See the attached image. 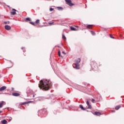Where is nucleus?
Instances as JSON below:
<instances>
[{
    "label": "nucleus",
    "instance_id": "obj_1",
    "mask_svg": "<svg viewBox=\"0 0 124 124\" xmlns=\"http://www.w3.org/2000/svg\"><path fill=\"white\" fill-rule=\"evenodd\" d=\"M52 86V83L51 81L47 79H43L40 81V84H39V87L40 89L43 90V91H48L49 88Z\"/></svg>",
    "mask_w": 124,
    "mask_h": 124
},
{
    "label": "nucleus",
    "instance_id": "obj_2",
    "mask_svg": "<svg viewBox=\"0 0 124 124\" xmlns=\"http://www.w3.org/2000/svg\"><path fill=\"white\" fill-rule=\"evenodd\" d=\"M81 62V59L80 58L78 59L75 61V63L73 64V66L76 69H79L80 68V65L79 64V62Z\"/></svg>",
    "mask_w": 124,
    "mask_h": 124
},
{
    "label": "nucleus",
    "instance_id": "obj_3",
    "mask_svg": "<svg viewBox=\"0 0 124 124\" xmlns=\"http://www.w3.org/2000/svg\"><path fill=\"white\" fill-rule=\"evenodd\" d=\"M66 2H67V4L69 5L70 6H73V5H74V3H71V0H65Z\"/></svg>",
    "mask_w": 124,
    "mask_h": 124
},
{
    "label": "nucleus",
    "instance_id": "obj_4",
    "mask_svg": "<svg viewBox=\"0 0 124 124\" xmlns=\"http://www.w3.org/2000/svg\"><path fill=\"white\" fill-rule=\"evenodd\" d=\"M86 104L88 106V107L87 108V109H92V106H91V105H90V103L89 102V101H87L86 102Z\"/></svg>",
    "mask_w": 124,
    "mask_h": 124
},
{
    "label": "nucleus",
    "instance_id": "obj_5",
    "mask_svg": "<svg viewBox=\"0 0 124 124\" xmlns=\"http://www.w3.org/2000/svg\"><path fill=\"white\" fill-rule=\"evenodd\" d=\"M5 30H7V31H9V30H11V27L9 25H6L5 26Z\"/></svg>",
    "mask_w": 124,
    "mask_h": 124
},
{
    "label": "nucleus",
    "instance_id": "obj_6",
    "mask_svg": "<svg viewBox=\"0 0 124 124\" xmlns=\"http://www.w3.org/2000/svg\"><path fill=\"white\" fill-rule=\"evenodd\" d=\"M4 90H6V86H2L0 88V92H2V91H4Z\"/></svg>",
    "mask_w": 124,
    "mask_h": 124
},
{
    "label": "nucleus",
    "instance_id": "obj_7",
    "mask_svg": "<svg viewBox=\"0 0 124 124\" xmlns=\"http://www.w3.org/2000/svg\"><path fill=\"white\" fill-rule=\"evenodd\" d=\"M5 102L4 101H2L0 102V108H1L3 105H5Z\"/></svg>",
    "mask_w": 124,
    "mask_h": 124
},
{
    "label": "nucleus",
    "instance_id": "obj_8",
    "mask_svg": "<svg viewBox=\"0 0 124 124\" xmlns=\"http://www.w3.org/2000/svg\"><path fill=\"white\" fill-rule=\"evenodd\" d=\"M13 95H14V96H20V94L17 93H12Z\"/></svg>",
    "mask_w": 124,
    "mask_h": 124
},
{
    "label": "nucleus",
    "instance_id": "obj_9",
    "mask_svg": "<svg viewBox=\"0 0 124 124\" xmlns=\"http://www.w3.org/2000/svg\"><path fill=\"white\" fill-rule=\"evenodd\" d=\"M1 123L3 124H7V121H6V120H3L1 121Z\"/></svg>",
    "mask_w": 124,
    "mask_h": 124
},
{
    "label": "nucleus",
    "instance_id": "obj_10",
    "mask_svg": "<svg viewBox=\"0 0 124 124\" xmlns=\"http://www.w3.org/2000/svg\"><path fill=\"white\" fill-rule=\"evenodd\" d=\"M95 115H96V116H100V115H101V114L100 113V112L96 111L95 112Z\"/></svg>",
    "mask_w": 124,
    "mask_h": 124
},
{
    "label": "nucleus",
    "instance_id": "obj_11",
    "mask_svg": "<svg viewBox=\"0 0 124 124\" xmlns=\"http://www.w3.org/2000/svg\"><path fill=\"white\" fill-rule=\"evenodd\" d=\"M79 107L80 109H82V110H86V108H84L82 105H80Z\"/></svg>",
    "mask_w": 124,
    "mask_h": 124
},
{
    "label": "nucleus",
    "instance_id": "obj_12",
    "mask_svg": "<svg viewBox=\"0 0 124 124\" xmlns=\"http://www.w3.org/2000/svg\"><path fill=\"white\" fill-rule=\"evenodd\" d=\"M25 22H27L28 21H31V18L30 17L26 18L25 19Z\"/></svg>",
    "mask_w": 124,
    "mask_h": 124
},
{
    "label": "nucleus",
    "instance_id": "obj_13",
    "mask_svg": "<svg viewBox=\"0 0 124 124\" xmlns=\"http://www.w3.org/2000/svg\"><path fill=\"white\" fill-rule=\"evenodd\" d=\"M119 108H121L120 106H118L115 107V110H119Z\"/></svg>",
    "mask_w": 124,
    "mask_h": 124
},
{
    "label": "nucleus",
    "instance_id": "obj_14",
    "mask_svg": "<svg viewBox=\"0 0 124 124\" xmlns=\"http://www.w3.org/2000/svg\"><path fill=\"white\" fill-rule=\"evenodd\" d=\"M70 28H71V31H76V29H75L74 27H71Z\"/></svg>",
    "mask_w": 124,
    "mask_h": 124
},
{
    "label": "nucleus",
    "instance_id": "obj_15",
    "mask_svg": "<svg viewBox=\"0 0 124 124\" xmlns=\"http://www.w3.org/2000/svg\"><path fill=\"white\" fill-rule=\"evenodd\" d=\"M16 14V12H11V15H15Z\"/></svg>",
    "mask_w": 124,
    "mask_h": 124
},
{
    "label": "nucleus",
    "instance_id": "obj_16",
    "mask_svg": "<svg viewBox=\"0 0 124 124\" xmlns=\"http://www.w3.org/2000/svg\"><path fill=\"white\" fill-rule=\"evenodd\" d=\"M92 26L91 25H89L87 26V28H88V29H92Z\"/></svg>",
    "mask_w": 124,
    "mask_h": 124
},
{
    "label": "nucleus",
    "instance_id": "obj_17",
    "mask_svg": "<svg viewBox=\"0 0 124 124\" xmlns=\"http://www.w3.org/2000/svg\"><path fill=\"white\" fill-rule=\"evenodd\" d=\"M35 23H36V24H39L40 20L39 19L36 20L35 21Z\"/></svg>",
    "mask_w": 124,
    "mask_h": 124
},
{
    "label": "nucleus",
    "instance_id": "obj_18",
    "mask_svg": "<svg viewBox=\"0 0 124 124\" xmlns=\"http://www.w3.org/2000/svg\"><path fill=\"white\" fill-rule=\"evenodd\" d=\"M30 24H31V25H32L33 26H35V23H34V22H30Z\"/></svg>",
    "mask_w": 124,
    "mask_h": 124
},
{
    "label": "nucleus",
    "instance_id": "obj_19",
    "mask_svg": "<svg viewBox=\"0 0 124 124\" xmlns=\"http://www.w3.org/2000/svg\"><path fill=\"white\" fill-rule=\"evenodd\" d=\"M9 23H10L9 21H7V22L4 21V24H9Z\"/></svg>",
    "mask_w": 124,
    "mask_h": 124
},
{
    "label": "nucleus",
    "instance_id": "obj_20",
    "mask_svg": "<svg viewBox=\"0 0 124 124\" xmlns=\"http://www.w3.org/2000/svg\"><path fill=\"white\" fill-rule=\"evenodd\" d=\"M62 37L63 39H66V38L65 37V36H64V35H62Z\"/></svg>",
    "mask_w": 124,
    "mask_h": 124
},
{
    "label": "nucleus",
    "instance_id": "obj_21",
    "mask_svg": "<svg viewBox=\"0 0 124 124\" xmlns=\"http://www.w3.org/2000/svg\"><path fill=\"white\" fill-rule=\"evenodd\" d=\"M91 33L93 35H94V34H95V33H94V32L91 31Z\"/></svg>",
    "mask_w": 124,
    "mask_h": 124
},
{
    "label": "nucleus",
    "instance_id": "obj_22",
    "mask_svg": "<svg viewBox=\"0 0 124 124\" xmlns=\"http://www.w3.org/2000/svg\"><path fill=\"white\" fill-rule=\"evenodd\" d=\"M58 9H59V10H62V8L61 7H58Z\"/></svg>",
    "mask_w": 124,
    "mask_h": 124
},
{
    "label": "nucleus",
    "instance_id": "obj_23",
    "mask_svg": "<svg viewBox=\"0 0 124 124\" xmlns=\"http://www.w3.org/2000/svg\"><path fill=\"white\" fill-rule=\"evenodd\" d=\"M25 104H28V103H27V102H24V103H22L21 105H25Z\"/></svg>",
    "mask_w": 124,
    "mask_h": 124
},
{
    "label": "nucleus",
    "instance_id": "obj_24",
    "mask_svg": "<svg viewBox=\"0 0 124 124\" xmlns=\"http://www.w3.org/2000/svg\"><path fill=\"white\" fill-rule=\"evenodd\" d=\"M58 54H59V57H61V51H60V50L59 51Z\"/></svg>",
    "mask_w": 124,
    "mask_h": 124
},
{
    "label": "nucleus",
    "instance_id": "obj_25",
    "mask_svg": "<svg viewBox=\"0 0 124 124\" xmlns=\"http://www.w3.org/2000/svg\"><path fill=\"white\" fill-rule=\"evenodd\" d=\"M54 10V9H53V8H50V9H49V11H53Z\"/></svg>",
    "mask_w": 124,
    "mask_h": 124
},
{
    "label": "nucleus",
    "instance_id": "obj_26",
    "mask_svg": "<svg viewBox=\"0 0 124 124\" xmlns=\"http://www.w3.org/2000/svg\"><path fill=\"white\" fill-rule=\"evenodd\" d=\"M62 54H63V56H65V53L64 52V51H62Z\"/></svg>",
    "mask_w": 124,
    "mask_h": 124
},
{
    "label": "nucleus",
    "instance_id": "obj_27",
    "mask_svg": "<svg viewBox=\"0 0 124 124\" xmlns=\"http://www.w3.org/2000/svg\"><path fill=\"white\" fill-rule=\"evenodd\" d=\"M48 24L49 25H53V24H54V22H49Z\"/></svg>",
    "mask_w": 124,
    "mask_h": 124
},
{
    "label": "nucleus",
    "instance_id": "obj_28",
    "mask_svg": "<svg viewBox=\"0 0 124 124\" xmlns=\"http://www.w3.org/2000/svg\"><path fill=\"white\" fill-rule=\"evenodd\" d=\"M92 102L94 103V101H95V100L94 99H93L92 100Z\"/></svg>",
    "mask_w": 124,
    "mask_h": 124
},
{
    "label": "nucleus",
    "instance_id": "obj_29",
    "mask_svg": "<svg viewBox=\"0 0 124 124\" xmlns=\"http://www.w3.org/2000/svg\"><path fill=\"white\" fill-rule=\"evenodd\" d=\"M110 37H111V38H114V37H113L112 35H110Z\"/></svg>",
    "mask_w": 124,
    "mask_h": 124
},
{
    "label": "nucleus",
    "instance_id": "obj_30",
    "mask_svg": "<svg viewBox=\"0 0 124 124\" xmlns=\"http://www.w3.org/2000/svg\"><path fill=\"white\" fill-rule=\"evenodd\" d=\"M13 11H16L15 9H12Z\"/></svg>",
    "mask_w": 124,
    "mask_h": 124
},
{
    "label": "nucleus",
    "instance_id": "obj_31",
    "mask_svg": "<svg viewBox=\"0 0 124 124\" xmlns=\"http://www.w3.org/2000/svg\"><path fill=\"white\" fill-rule=\"evenodd\" d=\"M2 111L1 110H0V114L1 113H2Z\"/></svg>",
    "mask_w": 124,
    "mask_h": 124
},
{
    "label": "nucleus",
    "instance_id": "obj_32",
    "mask_svg": "<svg viewBox=\"0 0 124 124\" xmlns=\"http://www.w3.org/2000/svg\"><path fill=\"white\" fill-rule=\"evenodd\" d=\"M62 58H63V56L61 55Z\"/></svg>",
    "mask_w": 124,
    "mask_h": 124
},
{
    "label": "nucleus",
    "instance_id": "obj_33",
    "mask_svg": "<svg viewBox=\"0 0 124 124\" xmlns=\"http://www.w3.org/2000/svg\"><path fill=\"white\" fill-rule=\"evenodd\" d=\"M21 49H24V47H22Z\"/></svg>",
    "mask_w": 124,
    "mask_h": 124
},
{
    "label": "nucleus",
    "instance_id": "obj_34",
    "mask_svg": "<svg viewBox=\"0 0 124 124\" xmlns=\"http://www.w3.org/2000/svg\"><path fill=\"white\" fill-rule=\"evenodd\" d=\"M33 97H34V95H33Z\"/></svg>",
    "mask_w": 124,
    "mask_h": 124
},
{
    "label": "nucleus",
    "instance_id": "obj_35",
    "mask_svg": "<svg viewBox=\"0 0 124 124\" xmlns=\"http://www.w3.org/2000/svg\"><path fill=\"white\" fill-rule=\"evenodd\" d=\"M96 64V63H95V62H94V64Z\"/></svg>",
    "mask_w": 124,
    "mask_h": 124
},
{
    "label": "nucleus",
    "instance_id": "obj_36",
    "mask_svg": "<svg viewBox=\"0 0 124 124\" xmlns=\"http://www.w3.org/2000/svg\"><path fill=\"white\" fill-rule=\"evenodd\" d=\"M77 28H78V26H76Z\"/></svg>",
    "mask_w": 124,
    "mask_h": 124
}]
</instances>
